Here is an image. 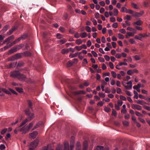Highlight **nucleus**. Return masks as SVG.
Listing matches in <instances>:
<instances>
[{"label": "nucleus", "instance_id": "obj_54", "mask_svg": "<svg viewBox=\"0 0 150 150\" xmlns=\"http://www.w3.org/2000/svg\"><path fill=\"white\" fill-rule=\"evenodd\" d=\"M91 21L93 22L94 25H95L97 24V22L96 20H95L94 19H91Z\"/></svg>", "mask_w": 150, "mask_h": 150}, {"label": "nucleus", "instance_id": "obj_38", "mask_svg": "<svg viewBox=\"0 0 150 150\" xmlns=\"http://www.w3.org/2000/svg\"><path fill=\"white\" fill-rule=\"evenodd\" d=\"M86 30L88 32H90L91 31V28L88 26H87L86 27Z\"/></svg>", "mask_w": 150, "mask_h": 150}, {"label": "nucleus", "instance_id": "obj_1", "mask_svg": "<svg viewBox=\"0 0 150 150\" xmlns=\"http://www.w3.org/2000/svg\"><path fill=\"white\" fill-rule=\"evenodd\" d=\"M10 75L12 77L17 78L20 80L27 81H26V76L23 74H21L18 71H14L11 72Z\"/></svg>", "mask_w": 150, "mask_h": 150}, {"label": "nucleus", "instance_id": "obj_2", "mask_svg": "<svg viewBox=\"0 0 150 150\" xmlns=\"http://www.w3.org/2000/svg\"><path fill=\"white\" fill-rule=\"evenodd\" d=\"M39 142L38 139H35L32 142L30 145L29 150H35L34 149L38 146Z\"/></svg>", "mask_w": 150, "mask_h": 150}, {"label": "nucleus", "instance_id": "obj_47", "mask_svg": "<svg viewBox=\"0 0 150 150\" xmlns=\"http://www.w3.org/2000/svg\"><path fill=\"white\" fill-rule=\"evenodd\" d=\"M42 124V122H39L36 124L35 126L37 127V128H38V127H39Z\"/></svg>", "mask_w": 150, "mask_h": 150}, {"label": "nucleus", "instance_id": "obj_45", "mask_svg": "<svg viewBox=\"0 0 150 150\" xmlns=\"http://www.w3.org/2000/svg\"><path fill=\"white\" fill-rule=\"evenodd\" d=\"M118 38L120 39H123L124 37L123 35L121 34L120 33L118 34Z\"/></svg>", "mask_w": 150, "mask_h": 150}, {"label": "nucleus", "instance_id": "obj_44", "mask_svg": "<svg viewBox=\"0 0 150 150\" xmlns=\"http://www.w3.org/2000/svg\"><path fill=\"white\" fill-rule=\"evenodd\" d=\"M73 63L70 61L68 62L67 63V66L68 67H70L73 65Z\"/></svg>", "mask_w": 150, "mask_h": 150}, {"label": "nucleus", "instance_id": "obj_64", "mask_svg": "<svg viewBox=\"0 0 150 150\" xmlns=\"http://www.w3.org/2000/svg\"><path fill=\"white\" fill-rule=\"evenodd\" d=\"M112 26L113 28H117V27L118 26V24H117V23H114L112 25Z\"/></svg>", "mask_w": 150, "mask_h": 150}, {"label": "nucleus", "instance_id": "obj_60", "mask_svg": "<svg viewBox=\"0 0 150 150\" xmlns=\"http://www.w3.org/2000/svg\"><path fill=\"white\" fill-rule=\"evenodd\" d=\"M105 91L106 93H109L110 92V90L108 88H106L105 89Z\"/></svg>", "mask_w": 150, "mask_h": 150}, {"label": "nucleus", "instance_id": "obj_52", "mask_svg": "<svg viewBox=\"0 0 150 150\" xmlns=\"http://www.w3.org/2000/svg\"><path fill=\"white\" fill-rule=\"evenodd\" d=\"M91 53L95 57H97L98 56V54L97 53L93 51H91Z\"/></svg>", "mask_w": 150, "mask_h": 150}, {"label": "nucleus", "instance_id": "obj_29", "mask_svg": "<svg viewBox=\"0 0 150 150\" xmlns=\"http://www.w3.org/2000/svg\"><path fill=\"white\" fill-rule=\"evenodd\" d=\"M23 46V45L22 44H21L19 45H16V48L17 50H20L22 48Z\"/></svg>", "mask_w": 150, "mask_h": 150}, {"label": "nucleus", "instance_id": "obj_42", "mask_svg": "<svg viewBox=\"0 0 150 150\" xmlns=\"http://www.w3.org/2000/svg\"><path fill=\"white\" fill-rule=\"evenodd\" d=\"M111 74L112 76L114 78H115L116 77V73L113 71H112L111 72Z\"/></svg>", "mask_w": 150, "mask_h": 150}, {"label": "nucleus", "instance_id": "obj_19", "mask_svg": "<svg viewBox=\"0 0 150 150\" xmlns=\"http://www.w3.org/2000/svg\"><path fill=\"white\" fill-rule=\"evenodd\" d=\"M63 146L62 145H58L57 147L55 150H62ZM50 150H54L53 149H51Z\"/></svg>", "mask_w": 150, "mask_h": 150}, {"label": "nucleus", "instance_id": "obj_11", "mask_svg": "<svg viewBox=\"0 0 150 150\" xmlns=\"http://www.w3.org/2000/svg\"><path fill=\"white\" fill-rule=\"evenodd\" d=\"M95 150H109L108 147L104 148V147L103 146H98Z\"/></svg>", "mask_w": 150, "mask_h": 150}, {"label": "nucleus", "instance_id": "obj_26", "mask_svg": "<svg viewBox=\"0 0 150 150\" xmlns=\"http://www.w3.org/2000/svg\"><path fill=\"white\" fill-rule=\"evenodd\" d=\"M140 13L136 12H134L132 16L134 17H139L140 15Z\"/></svg>", "mask_w": 150, "mask_h": 150}, {"label": "nucleus", "instance_id": "obj_50", "mask_svg": "<svg viewBox=\"0 0 150 150\" xmlns=\"http://www.w3.org/2000/svg\"><path fill=\"white\" fill-rule=\"evenodd\" d=\"M24 65V64L22 62H19L17 64V66L19 67H21L23 66Z\"/></svg>", "mask_w": 150, "mask_h": 150}, {"label": "nucleus", "instance_id": "obj_16", "mask_svg": "<svg viewBox=\"0 0 150 150\" xmlns=\"http://www.w3.org/2000/svg\"><path fill=\"white\" fill-rule=\"evenodd\" d=\"M17 64V62H16L15 63H12L10 64L9 65L8 67L9 68H11L14 67H15Z\"/></svg>", "mask_w": 150, "mask_h": 150}, {"label": "nucleus", "instance_id": "obj_31", "mask_svg": "<svg viewBox=\"0 0 150 150\" xmlns=\"http://www.w3.org/2000/svg\"><path fill=\"white\" fill-rule=\"evenodd\" d=\"M118 12L119 11L117 9L115 8L114 11V15L115 16H117L118 14Z\"/></svg>", "mask_w": 150, "mask_h": 150}, {"label": "nucleus", "instance_id": "obj_32", "mask_svg": "<svg viewBox=\"0 0 150 150\" xmlns=\"http://www.w3.org/2000/svg\"><path fill=\"white\" fill-rule=\"evenodd\" d=\"M16 90L18 92L21 93L23 92V89L21 88H20L18 87H16Z\"/></svg>", "mask_w": 150, "mask_h": 150}, {"label": "nucleus", "instance_id": "obj_15", "mask_svg": "<svg viewBox=\"0 0 150 150\" xmlns=\"http://www.w3.org/2000/svg\"><path fill=\"white\" fill-rule=\"evenodd\" d=\"M69 51V49H63L61 50V53L63 54H65L68 53Z\"/></svg>", "mask_w": 150, "mask_h": 150}, {"label": "nucleus", "instance_id": "obj_25", "mask_svg": "<svg viewBox=\"0 0 150 150\" xmlns=\"http://www.w3.org/2000/svg\"><path fill=\"white\" fill-rule=\"evenodd\" d=\"M1 90L3 92H5L8 95H11V92H10V91L5 89L2 88Z\"/></svg>", "mask_w": 150, "mask_h": 150}, {"label": "nucleus", "instance_id": "obj_37", "mask_svg": "<svg viewBox=\"0 0 150 150\" xmlns=\"http://www.w3.org/2000/svg\"><path fill=\"white\" fill-rule=\"evenodd\" d=\"M123 124L124 126H127L129 125V123L128 122L126 121H123Z\"/></svg>", "mask_w": 150, "mask_h": 150}, {"label": "nucleus", "instance_id": "obj_48", "mask_svg": "<svg viewBox=\"0 0 150 150\" xmlns=\"http://www.w3.org/2000/svg\"><path fill=\"white\" fill-rule=\"evenodd\" d=\"M9 91L11 92L13 94H14L16 95L18 94V93L13 89L10 88L9 89Z\"/></svg>", "mask_w": 150, "mask_h": 150}, {"label": "nucleus", "instance_id": "obj_5", "mask_svg": "<svg viewBox=\"0 0 150 150\" xmlns=\"http://www.w3.org/2000/svg\"><path fill=\"white\" fill-rule=\"evenodd\" d=\"M21 57V54L19 53H17L15 55L12 57L11 58L10 60L13 61L15 59H19Z\"/></svg>", "mask_w": 150, "mask_h": 150}, {"label": "nucleus", "instance_id": "obj_61", "mask_svg": "<svg viewBox=\"0 0 150 150\" xmlns=\"http://www.w3.org/2000/svg\"><path fill=\"white\" fill-rule=\"evenodd\" d=\"M104 57L106 61H109L110 60V58L107 55H105L104 56Z\"/></svg>", "mask_w": 150, "mask_h": 150}, {"label": "nucleus", "instance_id": "obj_12", "mask_svg": "<svg viewBox=\"0 0 150 150\" xmlns=\"http://www.w3.org/2000/svg\"><path fill=\"white\" fill-rule=\"evenodd\" d=\"M17 28L15 26H14L11 30H9L7 32V35H10Z\"/></svg>", "mask_w": 150, "mask_h": 150}, {"label": "nucleus", "instance_id": "obj_57", "mask_svg": "<svg viewBox=\"0 0 150 150\" xmlns=\"http://www.w3.org/2000/svg\"><path fill=\"white\" fill-rule=\"evenodd\" d=\"M108 33L110 36H111L113 35L112 31L111 30H108Z\"/></svg>", "mask_w": 150, "mask_h": 150}, {"label": "nucleus", "instance_id": "obj_55", "mask_svg": "<svg viewBox=\"0 0 150 150\" xmlns=\"http://www.w3.org/2000/svg\"><path fill=\"white\" fill-rule=\"evenodd\" d=\"M99 61L101 62H105V60L104 59L101 57H99L98 58Z\"/></svg>", "mask_w": 150, "mask_h": 150}, {"label": "nucleus", "instance_id": "obj_22", "mask_svg": "<svg viewBox=\"0 0 150 150\" xmlns=\"http://www.w3.org/2000/svg\"><path fill=\"white\" fill-rule=\"evenodd\" d=\"M17 51L16 47H13L9 51L10 53H12L16 52Z\"/></svg>", "mask_w": 150, "mask_h": 150}, {"label": "nucleus", "instance_id": "obj_59", "mask_svg": "<svg viewBox=\"0 0 150 150\" xmlns=\"http://www.w3.org/2000/svg\"><path fill=\"white\" fill-rule=\"evenodd\" d=\"M59 30L62 32H64L65 31V29L64 28L60 27L59 28Z\"/></svg>", "mask_w": 150, "mask_h": 150}, {"label": "nucleus", "instance_id": "obj_53", "mask_svg": "<svg viewBox=\"0 0 150 150\" xmlns=\"http://www.w3.org/2000/svg\"><path fill=\"white\" fill-rule=\"evenodd\" d=\"M25 56H30L31 55V53L29 52H25Z\"/></svg>", "mask_w": 150, "mask_h": 150}, {"label": "nucleus", "instance_id": "obj_24", "mask_svg": "<svg viewBox=\"0 0 150 150\" xmlns=\"http://www.w3.org/2000/svg\"><path fill=\"white\" fill-rule=\"evenodd\" d=\"M87 36V33L86 32L82 33H80V36L82 38H84Z\"/></svg>", "mask_w": 150, "mask_h": 150}, {"label": "nucleus", "instance_id": "obj_3", "mask_svg": "<svg viewBox=\"0 0 150 150\" xmlns=\"http://www.w3.org/2000/svg\"><path fill=\"white\" fill-rule=\"evenodd\" d=\"M74 147V144H70V150H73ZM63 150H70L69 145L67 142H65L64 144Z\"/></svg>", "mask_w": 150, "mask_h": 150}, {"label": "nucleus", "instance_id": "obj_46", "mask_svg": "<svg viewBox=\"0 0 150 150\" xmlns=\"http://www.w3.org/2000/svg\"><path fill=\"white\" fill-rule=\"evenodd\" d=\"M105 110V111L107 112H109L111 110V109L110 108L107 107H105L104 108Z\"/></svg>", "mask_w": 150, "mask_h": 150}, {"label": "nucleus", "instance_id": "obj_43", "mask_svg": "<svg viewBox=\"0 0 150 150\" xmlns=\"http://www.w3.org/2000/svg\"><path fill=\"white\" fill-rule=\"evenodd\" d=\"M27 37V35L26 34H24L21 36V37L22 39H25Z\"/></svg>", "mask_w": 150, "mask_h": 150}, {"label": "nucleus", "instance_id": "obj_20", "mask_svg": "<svg viewBox=\"0 0 150 150\" xmlns=\"http://www.w3.org/2000/svg\"><path fill=\"white\" fill-rule=\"evenodd\" d=\"M9 28V25H6L3 28L1 31L3 32H5Z\"/></svg>", "mask_w": 150, "mask_h": 150}, {"label": "nucleus", "instance_id": "obj_35", "mask_svg": "<svg viewBox=\"0 0 150 150\" xmlns=\"http://www.w3.org/2000/svg\"><path fill=\"white\" fill-rule=\"evenodd\" d=\"M75 138L74 136H72L71 138V140L70 141L71 144H74V143Z\"/></svg>", "mask_w": 150, "mask_h": 150}, {"label": "nucleus", "instance_id": "obj_28", "mask_svg": "<svg viewBox=\"0 0 150 150\" xmlns=\"http://www.w3.org/2000/svg\"><path fill=\"white\" fill-rule=\"evenodd\" d=\"M82 42V40L81 39H77L76 40V43L77 45H80Z\"/></svg>", "mask_w": 150, "mask_h": 150}, {"label": "nucleus", "instance_id": "obj_62", "mask_svg": "<svg viewBox=\"0 0 150 150\" xmlns=\"http://www.w3.org/2000/svg\"><path fill=\"white\" fill-rule=\"evenodd\" d=\"M132 85L130 86H125V87L127 89L130 90L132 88Z\"/></svg>", "mask_w": 150, "mask_h": 150}, {"label": "nucleus", "instance_id": "obj_9", "mask_svg": "<svg viewBox=\"0 0 150 150\" xmlns=\"http://www.w3.org/2000/svg\"><path fill=\"white\" fill-rule=\"evenodd\" d=\"M38 134V132L37 131H34L33 132L30 133L29 134V135L33 139H34L36 137Z\"/></svg>", "mask_w": 150, "mask_h": 150}, {"label": "nucleus", "instance_id": "obj_18", "mask_svg": "<svg viewBox=\"0 0 150 150\" xmlns=\"http://www.w3.org/2000/svg\"><path fill=\"white\" fill-rule=\"evenodd\" d=\"M67 40L65 39L61 40L58 41V43H59L60 45L64 43Z\"/></svg>", "mask_w": 150, "mask_h": 150}, {"label": "nucleus", "instance_id": "obj_4", "mask_svg": "<svg viewBox=\"0 0 150 150\" xmlns=\"http://www.w3.org/2000/svg\"><path fill=\"white\" fill-rule=\"evenodd\" d=\"M25 113L27 115H28V118L30 119L29 120H32L34 117V114L30 112V110L28 109H26L25 110Z\"/></svg>", "mask_w": 150, "mask_h": 150}, {"label": "nucleus", "instance_id": "obj_6", "mask_svg": "<svg viewBox=\"0 0 150 150\" xmlns=\"http://www.w3.org/2000/svg\"><path fill=\"white\" fill-rule=\"evenodd\" d=\"M19 131L23 132V134H25L29 132L28 130L27 127L25 126H24L23 127L20 129Z\"/></svg>", "mask_w": 150, "mask_h": 150}, {"label": "nucleus", "instance_id": "obj_17", "mask_svg": "<svg viewBox=\"0 0 150 150\" xmlns=\"http://www.w3.org/2000/svg\"><path fill=\"white\" fill-rule=\"evenodd\" d=\"M34 122L33 121L30 123L28 126H27L28 130L29 131L30 129L33 127Z\"/></svg>", "mask_w": 150, "mask_h": 150}, {"label": "nucleus", "instance_id": "obj_51", "mask_svg": "<svg viewBox=\"0 0 150 150\" xmlns=\"http://www.w3.org/2000/svg\"><path fill=\"white\" fill-rule=\"evenodd\" d=\"M81 148V145L79 142H77L76 144V148Z\"/></svg>", "mask_w": 150, "mask_h": 150}, {"label": "nucleus", "instance_id": "obj_8", "mask_svg": "<svg viewBox=\"0 0 150 150\" xmlns=\"http://www.w3.org/2000/svg\"><path fill=\"white\" fill-rule=\"evenodd\" d=\"M88 146V142L86 140H85L83 144V150H87Z\"/></svg>", "mask_w": 150, "mask_h": 150}, {"label": "nucleus", "instance_id": "obj_13", "mask_svg": "<svg viewBox=\"0 0 150 150\" xmlns=\"http://www.w3.org/2000/svg\"><path fill=\"white\" fill-rule=\"evenodd\" d=\"M30 119L26 118V119L24 121H23L21 125L19 126V127H21L23 126L24 125H25L28 122L30 121L29 120Z\"/></svg>", "mask_w": 150, "mask_h": 150}, {"label": "nucleus", "instance_id": "obj_33", "mask_svg": "<svg viewBox=\"0 0 150 150\" xmlns=\"http://www.w3.org/2000/svg\"><path fill=\"white\" fill-rule=\"evenodd\" d=\"M7 129L6 128L2 130L1 132V134L3 135L5 134L7 131Z\"/></svg>", "mask_w": 150, "mask_h": 150}, {"label": "nucleus", "instance_id": "obj_63", "mask_svg": "<svg viewBox=\"0 0 150 150\" xmlns=\"http://www.w3.org/2000/svg\"><path fill=\"white\" fill-rule=\"evenodd\" d=\"M117 103L118 105L120 106H121L122 105L123 102L121 100H118L117 101Z\"/></svg>", "mask_w": 150, "mask_h": 150}, {"label": "nucleus", "instance_id": "obj_36", "mask_svg": "<svg viewBox=\"0 0 150 150\" xmlns=\"http://www.w3.org/2000/svg\"><path fill=\"white\" fill-rule=\"evenodd\" d=\"M125 19L130 20L131 19V17L130 15H127L125 18Z\"/></svg>", "mask_w": 150, "mask_h": 150}, {"label": "nucleus", "instance_id": "obj_30", "mask_svg": "<svg viewBox=\"0 0 150 150\" xmlns=\"http://www.w3.org/2000/svg\"><path fill=\"white\" fill-rule=\"evenodd\" d=\"M131 4L133 8L137 9H138L139 7L137 4L134 3H132Z\"/></svg>", "mask_w": 150, "mask_h": 150}, {"label": "nucleus", "instance_id": "obj_14", "mask_svg": "<svg viewBox=\"0 0 150 150\" xmlns=\"http://www.w3.org/2000/svg\"><path fill=\"white\" fill-rule=\"evenodd\" d=\"M135 102L137 103V104L143 105L144 104H146L145 102L142 100H135Z\"/></svg>", "mask_w": 150, "mask_h": 150}, {"label": "nucleus", "instance_id": "obj_40", "mask_svg": "<svg viewBox=\"0 0 150 150\" xmlns=\"http://www.w3.org/2000/svg\"><path fill=\"white\" fill-rule=\"evenodd\" d=\"M133 73V71L132 70H129L127 72V73L129 75H132Z\"/></svg>", "mask_w": 150, "mask_h": 150}, {"label": "nucleus", "instance_id": "obj_21", "mask_svg": "<svg viewBox=\"0 0 150 150\" xmlns=\"http://www.w3.org/2000/svg\"><path fill=\"white\" fill-rule=\"evenodd\" d=\"M78 54V52H76L74 54L71 53L69 55V57L71 58L76 57L77 56Z\"/></svg>", "mask_w": 150, "mask_h": 150}, {"label": "nucleus", "instance_id": "obj_49", "mask_svg": "<svg viewBox=\"0 0 150 150\" xmlns=\"http://www.w3.org/2000/svg\"><path fill=\"white\" fill-rule=\"evenodd\" d=\"M6 148L5 146L3 144H1L0 146V149L1 150H3Z\"/></svg>", "mask_w": 150, "mask_h": 150}, {"label": "nucleus", "instance_id": "obj_56", "mask_svg": "<svg viewBox=\"0 0 150 150\" xmlns=\"http://www.w3.org/2000/svg\"><path fill=\"white\" fill-rule=\"evenodd\" d=\"M119 31L123 34H125L126 33L125 30L124 29H120Z\"/></svg>", "mask_w": 150, "mask_h": 150}, {"label": "nucleus", "instance_id": "obj_23", "mask_svg": "<svg viewBox=\"0 0 150 150\" xmlns=\"http://www.w3.org/2000/svg\"><path fill=\"white\" fill-rule=\"evenodd\" d=\"M142 23V21L139 20L137 21V22H134L133 23V24L134 25L135 24H136L138 25H140Z\"/></svg>", "mask_w": 150, "mask_h": 150}, {"label": "nucleus", "instance_id": "obj_39", "mask_svg": "<svg viewBox=\"0 0 150 150\" xmlns=\"http://www.w3.org/2000/svg\"><path fill=\"white\" fill-rule=\"evenodd\" d=\"M56 37L58 39H60L62 38V35L60 33H57L56 35Z\"/></svg>", "mask_w": 150, "mask_h": 150}, {"label": "nucleus", "instance_id": "obj_10", "mask_svg": "<svg viewBox=\"0 0 150 150\" xmlns=\"http://www.w3.org/2000/svg\"><path fill=\"white\" fill-rule=\"evenodd\" d=\"M73 94L74 95L83 94H85V93L84 91H74L72 92Z\"/></svg>", "mask_w": 150, "mask_h": 150}, {"label": "nucleus", "instance_id": "obj_41", "mask_svg": "<svg viewBox=\"0 0 150 150\" xmlns=\"http://www.w3.org/2000/svg\"><path fill=\"white\" fill-rule=\"evenodd\" d=\"M127 9L125 7H123L121 9V11L122 12H125L127 11Z\"/></svg>", "mask_w": 150, "mask_h": 150}, {"label": "nucleus", "instance_id": "obj_58", "mask_svg": "<svg viewBox=\"0 0 150 150\" xmlns=\"http://www.w3.org/2000/svg\"><path fill=\"white\" fill-rule=\"evenodd\" d=\"M127 34L129 36H133L134 35V33H130L129 32H127Z\"/></svg>", "mask_w": 150, "mask_h": 150}, {"label": "nucleus", "instance_id": "obj_34", "mask_svg": "<svg viewBox=\"0 0 150 150\" xmlns=\"http://www.w3.org/2000/svg\"><path fill=\"white\" fill-rule=\"evenodd\" d=\"M134 13V11L131 9H127L126 13H128L130 14H133Z\"/></svg>", "mask_w": 150, "mask_h": 150}, {"label": "nucleus", "instance_id": "obj_7", "mask_svg": "<svg viewBox=\"0 0 150 150\" xmlns=\"http://www.w3.org/2000/svg\"><path fill=\"white\" fill-rule=\"evenodd\" d=\"M132 108L134 109H137L139 110H141L142 109V107L141 106L134 104H132Z\"/></svg>", "mask_w": 150, "mask_h": 150}, {"label": "nucleus", "instance_id": "obj_27", "mask_svg": "<svg viewBox=\"0 0 150 150\" xmlns=\"http://www.w3.org/2000/svg\"><path fill=\"white\" fill-rule=\"evenodd\" d=\"M28 107L30 109H32V106H33V104L31 101L30 100H28Z\"/></svg>", "mask_w": 150, "mask_h": 150}]
</instances>
